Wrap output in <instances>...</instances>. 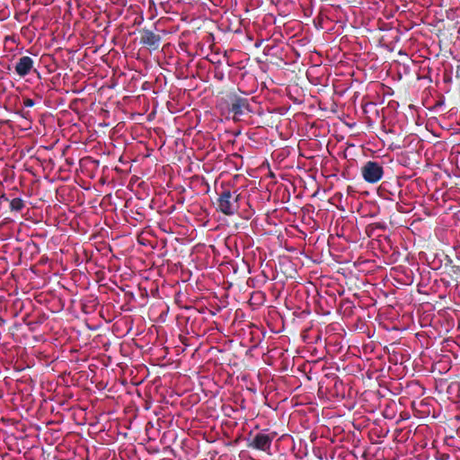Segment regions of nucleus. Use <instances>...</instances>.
Returning a JSON list of instances; mask_svg holds the SVG:
<instances>
[{
    "label": "nucleus",
    "instance_id": "f257e3e1",
    "mask_svg": "<svg viewBox=\"0 0 460 460\" xmlns=\"http://www.w3.org/2000/svg\"><path fill=\"white\" fill-rule=\"evenodd\" d=\"M239 197L240 194L237 191L224 190L217 200L218 209L225 215H234L239 208Z\"/></svg>",
    "mask_w": 460,
    "mask_h": 460
},
{
    "label": "nucleus",
    "instance_id": "f03ea898",
    "mask_svg": "<svg viewBox=\"0 0 460 460\" xmlns=\"http://www.w3.org/2000/svg\"><path fill=\"white\" fill-rule=\"evenodd\" d=\"M276 436L277 433L275 431L263 430L254 436L249 447L270 455L271 444Z\"/></svg>",
    "mask_w": 460,
    "mask_h": 460
},
{
    "label": "nucleus",
    "instance_id": "7ed1b4c3",
    "mask_svg": "<svg viewBox=\"0 0 460 460\" xmlns=\"http://www.w3.org/2000/svg\"><path fill=\"white\" fill-rule=\"evenodd\" d=\"M363 179L368 183H376L384 175L382 165L374 161H367L361 168Z\"/></svg>",
    "mask_w": 460,
    "mask_h": 460
},
{
    "label": "nucleus",
    "instance_id": "20e7f679",
    "mask_svg": "<svg viewBox=\"0 0 460 460\" xmlns=\"http://www.w3.org/2000/svg\"><path fill=\"white\" fill-rule=\"evenodd\" d=\"M33 66V59L28 56H23L17 61L15 65V72L19 76L24 77L31 73Z\"/></svg>",
    "mask_w": 460,
    "mask_h": 460
},
{
    "label": "nucleus",
    "instance_id": "39448f33",
    "mask_svg": "<svg viewBox=\"0 0 460 460\" xmlns=\"http://www.w3.org/2000/svg\"><path fill=\"white\" fill-rule=\"evenodd\" d=\"M234 117H240L249 111V104L246 99L236 98L231 105L230 109Z\"/></svg>",
    "mask_w": 460,
    "mask_h": 460
},
{
    "label": "nucleus",
    "instance_id": "423d86ee",
    "mask_svg": "<svg viewBox=\"0 0 460 460\" xmlns=\"http://www.w3.org/2000/svg\"><path fill=\"white\" fill-rule=\"evenodd\" d=\"M160 36L151 31H145L141 37V42L145 45L156 49L159 45Z\"/></svg>",
    "mask_w": 460,
    "mask_h": 460
},
{
    "label": "nucleus",
    "instance_id": "0eeeda50",
    "mask_svg": "<svg viewBox=\"0 0 460 460\" xmlns=\"http://www.w3.org/2000/svg\"><path fill=\"white\" fill-rule=\"evenodd\" d=\"M23 201L20 198H14L10 202V208L14 211H21L23 208Z\"/></svg>",
    "mask_w": 460,
    "mask_h": 460
},
{
    "label": "nucleus",
    "instance_id": "6e6552de",
    "mask_svg": "<svg viewBox=\"0 0 460 460\" xmlns=\"http://www.w3.org/2000/svg\"><path fill=\"white\" fill-rule=\"evenodd\" d=\"M23 105L25 107H32L34 105V101L32 99L27 98L23 101Z\"/></svg>",
    "mask_w": 460,
    "mask_h": 460
}]
</instances>
